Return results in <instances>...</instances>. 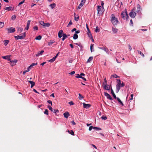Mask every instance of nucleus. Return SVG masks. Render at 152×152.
I'll return each mask as SVG.
<instances>
[{
  "instance_id": "43",
  "label": "nucleus",
  "mask_w": 152,
  "mask_h": 152,
  "mask_svg": "<svg viewBox=\"0 0 152 152\" xmlns=\"http://www.w3.org/2000/svg\"><path fill=\"white\" fill-rule=\"evenodd\" d=\"M16 18V16L15 15H13L12 16L11 19L12 20H14Z\"/></svg>"
},
{
  "instance_id": "47",
  "label": "nucleus",
  "mask_w": 152,
  "mask_h": 152,
  "mask_svg": "<svg viewBox=\"0 0 152 152\" xmlns=\"http://www.w3.org/2000/svg\"><path fill=\"white\" fill-rule=\"evenodd\" d=\"M34 30H37L38 29V28L37 26H35L33 27Z\"/></svg>"
},
{
  "instance_id": "45",
  "label": "nucleus",
  "mask_w": 152,
  "mask_h": 152,
  "mask_svg": "<svg viewBox=\"0 0 152 152\" xmlns=\"http://www.w3.org/2000/svg\"><path fill=\"white\" fill-rule=\"evenodd\" d=\"M37 64V63H32L30 66L31 67L34 66L36 65Z\"/></svg>"
},
{
  "instance_id": "37",
  "label": "nucleus",
  "mask_w": 152,
  "mask_h": 152,
  "mask_svg": "<svg viewBox=\"0 0 152 152\" xmlns=\"http://www.w3.org/2000/svg\"><path fill=\"white\" fill-rule=\"evenodd\" d=\"M137 51L138 52V54H140L143 57H144V55L140 51L138 50Z\"/></svg>"
},
{
  "instance_id": "2",
  "label": "nucleus",
  "mask_w": 152,
  "mask_h": 152,
  "mask_svg": "<svg viewBox=\"0 0 152 152\" xmlns=\"http://www.w3.org/2000/svg\"><path fill=\"white\" fill-rule=\"evenodd\" d=\"M110 21L113 25H116L119 23L118 19L113 14L110 16Z\"/></svg>"
},
{
  "instance_id": "56",
  "label": "nucleus",
  "mask_w": 152,
  "mask_h": 152,
  "mask_svg": "<svg viewBox=\"0 0 152 152\" xmlns=\"http://www.w3.org/2000/svg\"><path fill=\"white\" fill-rule=\"evenodd\" d=\"M47 102L48 103H49L50 104H51L52 105V102L51 101H50V100H48L47 101Z\"/></svg>"
},
{
  "instance_id": "21",
  "label": "nucleus",
  "mask_w": 152,
  "mask_h": 152,
  "mask_svg": "<svg viewBox=\"0 0 152 152\" xmlns=\"http://www.w3.org/2000/svg\"><path fill=\"white\" fill-rule=\"evenodd\" d=\"M111 94H112V95H113L114 98L116 99V98H117V97H116V95H115V94L114 93V92L113 90L112 89V88H111Z\"/></svg>"
},
{
  "instance_id": "44",
  "label": "nucleus",
  "mask_w": 152,
  "mask_h": 152,
  "mask_svg": "<svg viewBox=\"0 0 152 152\" xmlns=\"http://www.w3.org/2000/svg\"><path fill=\"white\" fill-rule=\"evenodd\" d=\"M44 114L48 115V111L47 109H45L44 112Z\"/></svg>"
},
{
  "instance_id": "26",
  "label": "nucleus",
  "mask_w": 152,
  "mask_h": 152,
  "mask_svg": "<svg viewBox=\"0 0 152 152\" xmlns=\"http://www.w3.org/2000/svg\"><path fill=\"white\" fill-rule=\"evenodd\" d=\"M116 99H117V100L120 103L121 105L122 106H123L124 104H123V103H122V102H121V100L119 98H117Z\"/></svg>"
},
{
  "instance_id": "36",
  "label": "nucleus",
  "mask_w": 152,
  "mask_h": 152,
  "mask_svg": "<svg viewBox=\"0 0 152 152\" xmlns=\"http://www.w3.org/2000/svg\"><path fill=\"white\" fill-rule=\"evenodd\" d=\"M101 118L102 120H105L107 119V117L104 115H102Z\"/></svg>"
},
{
  "instance_id": "8",
  "label": "nucleus",
  "mask_w": 152,
  "mask_h": 152,
  "mask_svg": "<svg viewBox=\"0 0 152 152\" xmlns=\"http://www.w3.org/2000/svg\"><path fill=\"white\" fill-rule=\"evenodd\" d=\"M39 23L41 25L44 27H48L50 26V24L49 23H45L43 21H40Z\"/></svg>"
},
{
  "instance_id": "9",
  "label": "nucleus",
  "mask_w": 152,
  "mask_h": 152,
  "mask_svg": "<svg viewBox=\"0 0 152 152\" xmlns=\"http://www.w3.org/2000/svg\"><path fill=\"white\" fill-rule=\"evenodd\" d=\"M8 33H13L15 31V29L13 27H10L7 29Z\"/></svg>"
},
{
  "instance_id": "41",
  "label": "nucleus",
  "mask_w": 152,
  "mask_h": 152,
  "mask_svg": "<svg viewBox=\"0 0 152 152\" xmlns=\"http://www.w3.org/2000/svg\"><path fill=\"white\" fill-rule=\"evenodd\" d=\"M30 22H31V21L30 20H28V21L27 25H26V27H28L29 28Z\"/></svg>"
},
{
  "instance_id": "60",
  "label": "nucleus",
  "mask_w": 152,
  "mask_h": 152,
  "mask_svg": "<svg viewBox=\"0 0 152 152\" xmlns=\"http://www.w3.org/2000/svg\"><path fill=\"white\" fill-rule=\"evenodd\" d=\"M134 95H133V94H132L131 95V98L129 99L130 100H132L133 99V96Z\"/></svg>"
},
{
  "instance_id": "48",
  "label": "nucleus",
  "mask_w": 152,
  "mask_h": 152,
  "mask_svg": "<svg viewBox=\"0 0 152 152\" xmlns=\"http://www.w3.org/2000/svg\"><path fill=\"white\" fill-rule=\"evenodd\" d=\"M48 107L49 108V109L51 111H53V110L52 107L50 106H48Z\"/></svg>"
},
{
  "instance_id": "57",
  "label": "nucleus",
  "mask_w": 152,
  "mask_h": 152,
  "mask_svg": "<svg viewBox=\"0 0 152 152\" xmlns=\"http://www.w3.org/2000/svg\"><path fill=\"white\" fill-rule=\"evenodd\" d=\"M75 73V71H72V72L70 73H69V74L71 75H73Z\"/></svg>"
},
{
  "instance_id": "52",
  "label": "nucleus",
  "mask_w": 152,
  "mask_h": 152,
  "mask_svg": "<svg viewBox=\"0 0 152 152\" xmlns=\"http://www.w3.org/2000/svg\"><path fill=\"white\" fill-rule=\"evenodd\" d=\"M69 104L70 105H73L74 104V103H73V102L72 101H71V102H69Z\"/></svg>"
},
{
  "instance_id": "17",
  "label": "nucleus",
  "mask_w": 152,
  "mask_h": 152,
  "mask_svg": "<svg viewBox=\"0 0 152 152\" xmlns=\"http://www.w3.org/2000/svg\"><path fill=\"white\" fill-rule=\"evenodd\" d=\"M14 8V7L12 8V7L10 6L9 7H7L5 8V10H7L8 11H11L12 10H13Z\"/></svg>"
},
{
  "instance_id": "32",
  "label": "nucleus",
  "mask_w": 152,
  "mask_h": 152,
  "mask_svg": "<svg viewBox=\"0 0 152 152\" xmlns=\"http://www.w3.org/2000/svg\"><path fill=\"white\" fill-rule=\"evenodd\" d=\"M79 96L78 98L80 100H82V99L83 98V96H82L80 94H79Z\"/></svg>"
},
{
  "instance_id": "30",
  "label": "nucleus",
  "mask_w": 152,
  "mask_h": 152,
  "mask_svg": "<svg viewBox=\"0 0 152 152\" xmlns=\"http://www.w3.org/2000/svg\"><path fill=\"white\" fill-rule=\"evenodd\" d=\"M42 38V37L40 35H39L36 37L35 39L36 40H40Z\"/></svg>"
},
{
  "instance_id": "23",
  "label": "nucleus",
  "mask_w": 152,
  "mask_h": 152,
  "mask_svg": "<svg viewBox=\"0 0 152 152\" xmlns=\"http://www.w3.org/2000/svg\"><path fill=\"white\" fill-rule=\"evenodd\" d=\"M112 31L114 33H116L118 31V29L115 28L113 27H112Z\"/></svg>"
},
{
  "instance_id": "29",
  "label": "nucleus",
  "mask_w": 152,
  "mask_h": 152,
  "mask_svg": "<svg viewBox=\"0 0 152 152\" xmlns=\"http://www.w3.org/2000/svg\"><path fill=\"white\" fill-rule=\"evenodd\" d=\"M78 36L76 34H75L73 35V39H76L78 38Z\"/></svg>"
},
{
  "instance_id": "59",
  "label": "nucleus",
  "mask_w": 152,
  "mask_h": 152,
  "mask_svg": "<svg viewBox=\"0 0 152 152\" xmlns=\"http://www.w3.org/2000/svg\"><path fill=\"white\" fill-rule=\"evenodd\" d=\"M83 6V5L80 4L78 6V9H80L81 7Z\"/></svg>"
},
{
  "instance_id": "15",
  "label": "nucleus",
  "mask_w": 152,
  "mask_h": 152,
  "mask_svg": "<svg viewBox=\"0 0 152 152\" xmlns=\"http://www.w3.org/2000/svg\"><path fill=\"white\" fill-rule=\"evenodd\" d=\"M63 115L64 116V117L66 118H67L70 115L69 113L68 112H66L64 113Z\"/></svg>"
},
{
  "instance_id": "28",
  "label": "nucleus",
  "mask_w": 152,
  "mask_h": 152,
  "mask_svg": "<svg viewBox=\"0 0 152 152\" xmlns=\"http://www.w3.org/2000/svg\"><path fill=\"white\" fill-rule=\"evenodd\" d=\"M4 45L6 46L8 44L9 42V41L8 40H5L4 41Z\"/></svg>"
},
{
  "instance_id": "10",
  "label": "nucleus",
  "mask_w": 152,
  "mask_h": 152,
  "mask_svg": "<svg viewBox=\"0 0 152 152\" xmlns=\"http://www.w3.org/2000/svg\"><path fill=\"white\" fill-rule=\"evenodd\" d=\"M137 13L139 14H140L141 13V8L140 5L139 4H138L137 5Z\"/></svg>"
},
{
  "instance_id": "50",
  "label": "nucleus",
  "mask_w": 152,
  "mask_h": 152,
  "mask_svg": "<svg viewBox=\"0 0 152 152\" xmlns=\"http://www.w3.org/2000/svg\"><path fill=\"white\" fill-rule=\"evenodd\" d=\"M79 17H76L75 16V20L76 21H78L79 20Z\"/></svg>"
},
{
  "instance_id": "51",
  "label": "nucleus",
  "mask_w": 152,
  "mask_h": 152,
  "mask_svg": "<svg viewBox=\"0 0 152 152\" xmlns=\"http://www.w3.org/2000/svg\"><path fill=\"white\" fill-rule=\"evenodd\" d=\"M72 24V22L71 20H70L69 23H68L67 26L69 27Z\"/></svg>"
},
{
  "instance_id": "13",
  "label": "nucleus",
  "mask_w": 152,
  "mask_h": 152,
  "mask_svg": "<svg viewBox=\"0 0 152 152\" xmlns=\"http://www.w3.org/2000/svg\"><path fill=\"white\" fill-rule=\"evenodd\" d=\"M104 95L106 96L107 97V98L109 99L110 100H112V98L110 96V95H109L107 93L105 92L104 93Z\"/></svg>"
},
{
  "instance_id": "38",
  "label": "nucleus",
  "mask_w": 152,
  "mask_h": 152,
  "mask_svg": "<svg viewBox=\"0 0 152 152\" xmlns=\"http://www.w3.org/2000/svg\"><path fill=\"white\" fill-rule=\"evenodd\" d=\"M93 129H96L97 130H101V128L95 126L94 127Z\"/></svg>"
},
{
  "instance_id": "6",
  "label": "nucleus",
  "mask_w": 152,
  "mask_h": 152,
  "mask_svg": "<svg viewBox=\"0 0 152 152\" xmlns=\"http://www.w3.org/2000/svg\"><path fill=\"white\" fill-rule=\"evenodd\" d=\"M121 15L122 18L124 19H127L129 17L126 11H123L121 14Z\"/></svg>"
},
{
  "instance_id": "22",
  "label": "nucleus",
  "mask_w": 152,
  "mask_h": 152,
  "mask_svg": "<svg viewBox=\"0 0 152 152\" xmlns=\"http://www.w3.org/2000/svg\"><path fill=\"white\" fill-rule=\"evenodd\" d=\"M94 44H91L90 46V50L91 51V52H94V50L93 48V47L94 46Z\"/></svg>"
},
{
  "instance_id": "11",
  "label": "nucleus",
  "mask_w": 152,
  "mask_h": 152,
  "mask_svg": "<svg viewBox=\"0 0 152 152\" xmlns=\"http://www.w3.org/2000/svg\"><path fill=\"white\" fill-rule=\"evenodd\" d=\"M17 60L15 59L13 60L10 61V64L12 66H13L15 65L16 63L17 62Z\"/></svg>"
},
{
  "instance_id": "18",
  "label": "nucleus",
  "mask_w": 152,
  "mask_h": 152,
  "mask_svg": "<svg viewBox=\"0 0 152 152\" xmlns=\"http://www.w3.org/2000/svg\"><path fill=\"white\" fill-rule=\"evenodd\" d=\"M86 28H87V30L88 31V35L89 37H90V36H91L92 35L88 27V25L87 24H86Z\"/></svg>"
},
{
  "instance_id": "35",
  "label": "nucleus",
  "mask_w": 152,
  "mask_h": 152,
  "mask_svg": "<svg viewBox=\"0 0 152 152\" xmlns=\"http://www.w3.org/2000/svg\"><path fill=\"white\" fill-rule=\"evenodd\" d=\"M99 31H100V29L99 28V27L97 26L96 27V29L95 30V31L96 32H99Z\"/></svg>"
},
{
  "instance_id": "54",
  "label": "nucleus",
  "mask_w": 152,
  "mask_h": 152,
  "mask_svg": "<svg viewBox=\"0 0 152 152\" xmlns=\"http://www.w3.org/2000/svg\"><path fill=\"white\" fill-rule=\"evenodd\" d=\"M57 58V54H56V55L53 58H52V59L54 61L56 59V58Z\"/></svg>"
},
{
  "instance_id": "62",
  "label": "nucleus",
  "mask_w": 152,
  "mask_h": 152,
  "mask_svg": "<svg viewBox=\"0 0 152 152\" xmlns=\"http://www.w3.org/2000/svg\"><path fill=\"white\" fill-rule=\"evenodd\" d=\"M103 85L104 86V87L106 85H107V83L104 82L103 83Z\"/></svg>"
},
{
  "instance_id": "63",
  "label": "nucleus",
  "mask_w": 152,
  "mask_h": 152,
  "mask_svg": "<svg viewBox=\"0 0 152 152\" xmlns=\"http://www.w3.org/2000/svg\"><path fill=\"white\" fill-rule=\"evenodd\" d=\"M72 124L73 125H75V123L74 121H72L71 122Z\"/></svg>"
},
{
  "instance_id": "20",
  "label": "nucleus",
  "mask_w": 152,
  "mask_h": 152,
  "mask_svg": "<svg viewBox=\"0 0 152 152\" xmlns=\"http://www.w3.org/2000/svg\"><path fill=\"white\" fill-rule=\"evenodd\" d=\"M18 38L16 39H24L25 38V35H22V36L18 35Z\"/></svg>"
},
{
  "instance_id": "16",
  "label": "nucleus",
  "mask_w": 152,
  "mask_h": 152,
  "mask_svg": "<svg viewBox=\"0 0 152 152\" xmlns=\"http://www.w3.org/2000/svg\"><path fill=\"white\" fill-rule=\"evenodd\" d=\"M44 52V51L43 50L39 51L36 54V56H38L39 55H42Z\"/></svg>"
},
{
  "instance_id": "4",
  "label": "nucleus",
  "mask_w": 152,
  "mask_h": 152,
  "mask_svg": "<svg viewBox=\"0 0 152 152\" xmlns=\"http://www.w3.org/2000/svg\"><path fill=\"white\" fill-rule=\"evenodd\" d=\"M137 12L136 9L135 7H134L132 11L130 12L129 15L132 18H135L136 15V12Z\"/></svg>"
},
{
  "instance_id": "1",
  "label": "nucleus",
  "mask_w": 152,
  "mask_h": 152,
  "mask_svg": "<svg viewBox=\"0 0 152 152\" xmlns=\"http://www.w3.org/2000/svg\"><path fill=\"white\" fill-rule=\"evenodd\" d=\"M117 83L116 86V92L118 93L120 90L121 87H123L124 86V84L123 82H121L120 79L117 80Z\"/></svg>"
},
{
  "instance_id": "64",
  "label": "nucleus",
  "mask_w": 152,
  "mask_h": 152,
  "mask_svg": "<svg viewBox=\"0 0 152 152\" xmlns=\"http://www.w3.org/2000/svg\"><path fill=\"white\" fill-rule=\"evenodd\" d=\"M53 112L56 115V112H57V110L55 109H53Z\"/></svg>"
},
{
  "instance_id": "19",
  "label": "nucleus",
  "mask_w": 152,
  "mask_h": 152,
  "mask_svg": "<svg viewBox=\"0 0 152 152\" xmlns=\"http://www.w3.org/2000/svg\"><path fill=\"white\" fill-rule=\"evenodd\" d=\"M28 81L31 84V88L34 86L35 83L34 81L31 80H28Z\"/></svg>"
},
{
  "instance_id": "49",
  "label": "nucleus",
  "mask_w": 152,
  "mask_h": 152,
  "mask_svg": "<svg viewBox=\"0 0 152 152\" xmlns=\"http://www.w3.org/2000/svg\"><path fill=\"white\" fill-rule=\"evenodd\" d=\"M79 77L80 78H81L83 80H84V81H86V79L85 78L81 76V77Z\"/></svg>"
},
{
  "instance_id": "5",
  "label": "nucleus",
  "mask_w": 152,
  "mask_h": 152,
  "mask_svg": "<svg viewBox=\"0 0 152 152\" xmlns=\"http://www.w3.org/2000/svg\"><path fill=\"white\" fill-rule=\"evenodd\" d=\"M98 14L100 16L104 12V7H102L101 6H98L97 8Z\"/></svg>"
},
{
  "instance_id": "27",
  "label": "nucleus",
  "mask_w": 152,
  "mask_h": 152,
  "mask_svg": "<svg viewBox=\"0 0 152 152\" xmlns=\"http://www.w3.org/2000/svg\"><path fill=\"white\" fill-rule=\"evenodd\" d=\"M114 77L115 78H119L120 77L118 76H117L116 74H114L112 75L111 76V78L112 77Z\"/></svg>"
},
{
  "instance_id": "55",
  "label": "nucleus",
  "mask_w": 152,
  "mask_h": 152,
  "mask_svg": "<svg viewBox=\"0 0 152 152\" xmlns=\"http://www.w3.org/2000/svg\"><path fill=\"white\" fill-rule=\"evenodd\" d=\"M94 126H91L89 127V131H91L92 129H93Z\"/></svg>"
},
{
  "instance_id": "42",
  "label": "nucleus",
  "mask_w": 152,
  "mask_h": 152,
  "mask_svg": "<svg viewBox=\"0 0 152 152\" xmlns=\"http://www.w3.org/2000/svg\"><path fill=\"white\" fill-rule=\"evenodd\" d=\"M86 1V0H82L80 3L81 5L83 6V5L84 4Z\"/></svg>"
},
{
  "instance_id": "33",
  "label": "nucleus",
  "mask_w": 152,
  "mask_h": 152,
  "mask_svg": "<svg viewBox=\"0 0 152 152\" xmlns=\"http://www.w3.org/2000/svg\"><path fill=\"white\" fill-rule=\"evenodd\" d=\"M75 44L80 47L81 49H82L83 48V46L80 43H76Z\"/></svg>"
},
{
  "instance_id": "24",
  "label": "nucleus",
  "mask_w": 152,
  "mask_h": 152,
  "mask_svg": "<svg viewBox=\"0 0 152 152\" xmlns=\"http://www.w3.org/2000/svg\"><path fill=\"white\" fill-rule=\"evenodd\" d=\"M104 88L106 90L109 91L110 89V86L108 85H107L104 87Z\"/></svg>"
},
{
  "instance_id": "34",
  "label": "nucleus",
  "mask_w": 152,
  "mask_h": 152,
  "mask_svg": "<svg viewBox=\"0 0 152 152\" xmlns=\"http://www.w3.org/2000/svg\"><path fill=\"white\" fill-rule=\"evenodd\" d=\"M68 132L70 134H71L72 135H74V132L72 130H71V131H69V130H68Z\"/></svg>"
},
{
  "instance_id": "61",
  "label": "nucleus",
  "mask_w": 152,
  "mask_h": 152,
  "mask_svg": "<svg viewBox=\"0 0 152 152\" xmlns=\"http://www.w3.org/2000/svg\"><path fill=\"white\" fill-rule=\"evenodd\" d=\"M31 67H30V66H29L27 68V72H28L30 71V69H31Z\"/></svg>"
},
{
  "instance_id": "12",
  "label": "nucleus",
  "mask_w": 152,
  "mask_h": 152,
  "mask_svg": "<svg viewBox=\"0 0 152 152\" xmlns=\"http://www.w3.org/2000/svg\"><path fill=\"white\" fill-rule=\"evenodd\" d=\"M83 107L85 108L88 109L91 106L90 104H86L85 103H83Z\"/></svg>"
},
{
  "instance_id": "3",
  "label": "nucleus",
  "mask_w": 152,
  "mask_h": 152,
  "mask_svg": "<svg viewBox=\"0 0 152 152\" xmlns=\"http://www.w3.org/2000/svg\"><path fill=\"white\" fill-rule=\"evenodd\" d=\"M58 35V37L60 38L62 37V39L63 41H64L67 37V35L64 33L62 30H60L59 31Z\"/></svg>"
},
{
  "instance_id": "25",
  "label": "nucleus",
  "mask_w": 152,
  "mask_h": 152,
  "mask_svg": "<svg viewBox=\"0 0 152 152\" xmlns=\"http://www.w3.org/2000/svg\"><path fill=\"white\" fill-rule=\"evenodd\" d=\"M93 59V57H89L88 59V60L87 63H89L91 61H92Z\"/></svg>"
},
{
  "instance_id": "39",
  "label": "nucleus",
  "mask_w": 152,
  "mask_h": 152,
  "mask_svg": "<svg viewBox=\"0 0 152 152\" xmlns=\"http://www.w3.org/2000/svg\"><path fill=\"white\" fill-rule=\"evenodd\" d=\"M18 31H20V32H22L23 30V28H22L21 27H18Z\"/></svg>"
},
{
  "instance_id": "40",
  "label": "nucleus",
  "mask_w": 152,
  "mask_h": 152,
  "mask_svg": "<svg viewBox=\"0 0 152 152\" xmlns=\"http://www.w3.org/2000/svg\"><path fill=\"white\" fill-rule=\"evenodd\" d=\"M4 26V24L3 22H0V28H2Z\"/></svg>"
},
{
  "instance_id": "53",
  "label": "nucleus",
  "mask_w": 152,
  "mask_h": 152,
  "mask_svg": "<svg viewBox=\"0 0 152 152\" xmlns=\"http://www.w3.org/2000/svg\"><path fill=\"white\" fill-rule=\"evenodd\" d=\"M57 58V54H56V55L53 58H52V59L54 61L56 59V58Z\"/></svg>"
},
{
  "instance_id": "46",
  "label": "nucleus",
  "mask_w": 152,
  "mask_h": 152,
  "mask_svg": "<svg viewBox=\"0 0 152 152\" xmlns=\"http://www.w3.org/2000/svg\"><path fill=\"white\" fill-rule=\"evenodd\" d=\"M25 1V0H23L22 1H21V2H20L19 4H18V6H20V5H21L22 4H23V3H24V2Z\"/></svg>"
},
{
  "instance_id": "14",
  "label": "nucleus",
  "mask_w": 152,
  "mask_h": 152,
  "mask_svg": "<svg viewBox=\"0 0 152 152\" xmlns=\"http://www.w3.org/2000/svg\"><path fill=\"white\" fill-rule=\"evenodd\" d=\"M2 58L4 59H7L8 61H10V56L7 55L5 56H2Z\"/></svg>"
},
{
  "instance_id": "31",
  "label": "nucleus",
  "mask_w": 152,
  "mask_h": 152,
  "mask_svg": "<svg viewBox=\"0 0 152 152\" xmlns=\"http://www.w3.org/2000/svg\"><path fill=\"white\" fill-rule=\"evenodd\" d=\"M50 6L52 9H53L56 6V4L55 3H53L51 4Z\"/></svg>"
},
{
  "instance_id": "58",
  "label": "nucleus",
  "mask_w": 152,
  "mask_h": 152,
  "mask_svg": "<svg viewBox=\"0 0 152 152\" xmlns=\"http://www.w3.org/2000/svg\"><path fill=\"white\" fill-rule=\"evenodd\" d=\"M83 6V5L80 4L78 6V9H80L81 7Z\"/></svg>"
},
{
  "instance_id": "7",
  "label": "nucleus",
  "mask_w": 152,
  "mask_h": 152,
  "mask_svg": "<svg viewBox=\"0 0 152 152\" xmlns=\"http://www.w3.org/2000/svg\"><path fill=\"white\" fill-rule=\"evenodd\" d=\"M99 48L100 49L102 50H104L107 54L109 55V54H111L112 53L111 52H110L108 49L106 48L103 47H99Z\"/></svg>"
}]
</instances>
